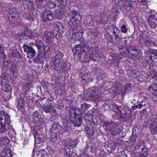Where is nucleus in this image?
Returning <instances> with one entry per match:
<instances>
[{"label":"nucleus","instance_id":"1","mask_svg":"<svg viewBox=\"0 0 157 157\" xmlns=\"http://www.w3.org/2000/svg\"><path fill=\"white\" fill-rule=\"evenodd\" d=\"M74 53L80 57L83 53L85 55L84 58L89 59L90 60H95L96 59L94 58L93 53L94 48H87L86 46L83 47L81 44L77 45L72 49Z\"/></svg>","mask_w":157,"mask_h":157},{"label":"nucleus","instance_id":"2","mask_svg":"<svg viewBox=\"0 0 157 157\" xmlns=\"http://www.w3.org/2000/svg\"><path fill=\"white\" fill-rule=\"evenodd\" d=\"M84 33L82 29H80L79 31H77L75 29L71 30L67 35L68 40L69 42L72 43L75 40H79L82 38Z\"/></svg>","mask_w":157,"mask_h":157},{"label":"nucleus","instance_id":"3","mask_svg":"<svg viewBox=\"0 0 157 157\" xmlns=\"http://www.w3.org/2000/svg\"><path fill=\"white\" fill-rule=\"evenodd\" d=\"M68 23L71 26L75 28L76 26L80 24L81 17L80 15L75 11L69 13Z\"/></svg>","mask_w":157,"mask_h":157},{"label":"nucleus","instance_id":"4","mask_svg":"<svg viewBox=\"0 0 157 157\" xmlns=\"http://www.w3.org/2000/svg\"><path fill=\"white\" fill-rule=\"evenodd\" d=\"M10 122V119L8 115H5L0 116V133H5L8 130V126L5 125L4 123L7 124Z\"/></svg>","mask_w":157,"mask_h":157},{"label":"nucleus","instance_id":"5","mask_svg":"<svg viewBox=\"0 0 157 157\" xmlns=\"http://www.w3.org/2000/svg\"><path fill=\"white\" fill-rule=\"evenodd\" d=\"M125 47L124 45L120 46L119 48V51L120 54L124 56H128L130 58L133 59L136 56V52L137 51L134 50H130Z\"/></svg>","mask_w":157,"mask_h":157},{"label":"nucleus","instance_id":"6","mask_svg":"<svg viewBox=\"0 0 157 157\" xmlns=\"http://www.w3.org/2000/svg\"><path fill=\"white\" fill-rule=\"evenodd\" d=\"M70 120L75 126H79L82 124V119L74 111L71 112L69 114Z\"/></svg>","mask_w":157,"mask_h":157},{"label":"nucleus","instance_id":"7","mask_svg":"<svg viewBox=\"0 0 157 157\" xmlns=\"http://www.w3.org/2000/svg\"><path fill=\"white\" fill-rule=\"evenodd\" d=\"M151 13L147 20L148 24L151 28H157V13L154 11H151Z\"/></svg>","mask_w":157,"mask_h":157},{"label":"nucleus","instance_id":"8","mask_svg":"<svg viewBox=\"0 0 157 157\" xmlns=\"http://www.w3.org/2000/svg\"><path fill=\"white\" fill-rule=\"evenodd\" d=\"M41 113L40 111L38 110L34 112L33 114V122L39 126L44 124V120L41 116Z\"/></svg>","mask_w":157,"mask_h":157},{"label":"nucleus","instance_id":"9","mask_svg":"<svg viewBox=\"0 0 157 157\" xmlns=\"http://www.w3.org/2000/svg\"><path fill=\"white\" fill-rule=\"evenodd\" d=\"M121 108H119L115 110L117 117L124 121L127 120L129 117V115L128 114V112H126L124 109H121Z\"/></svg>","mask_w":157,"mask_h":157},{"label":"nucleus","instance_id":"10","mask_svg":"<svg viewBox=\"0 0 157 157\" xmlns=\"http://www.w3.org/2000/svg\"><path fill=\"white\" fill-rule=\"evenodd\" d=\"M23 47L24 51L26 52L28 58L31 59L35 56L36 52L32 47L25 44L23 45Z\"/></svg>","mask_w":157,"mask_h":157},{"label":"nucleus","instance_id":"11","mask_svg":"<svg viewBox=\"0 0 157 157\" xmlns=\"http://www.w3.org/2000/svg\"><path fill=\"white\" fill-rule=\"evenodd\" d=\"M55 34L51 32H46L45 33L43 37V40L48 44L52 43Z\"/></svg>","mask_w":157,"mask_h":157},{"label":"nucleus","instance_id":"12","mask_svg":"<svg viewBox=\"0 0 157 157\" xmlns=\"http://www.w3.org/2000/svg\"><path fill=\"white\" fill-rule=\"evenodd\" d=\"M42 17L43 21L44 22L47 23L52 20L54 17V15L51 11L47 10L43 13Z\"/></svg>","mask_w":157,"mask_h":157},{"label":"nucleus","instance_id":"13","mask_svg":"<svg viewBox=\"0 0 157 157\" xmlns=\"http://www.w3.org/2000/svg\"><path fill=\"white\" fill-rule=\"evenodd\" d=\"M43 109L46 113H50L52 116H56L57 115L56 110L54 109V106L52 105H45Z\"/></svg>","mask_w":157,"mask_h":157},{"label":"nucleus","instance_id":"14","mask_svg":"<svg viewBox=\"0 0 157 157\" xmlns=\"http://www.w3.org/2000/svg\"><path fill=\"white\" fill-rule=\"evenodd\" d=\"M63 56L62 53L60 52H58L56 53L54 57V69L56 70L59 66L60 60Z\"/></svg>","mask_w":157,"mask_h":157},{"label":"nucleus","instance_id":"15","mask_svg":"<svg viewBox=\"0 0 157 157\" xmlns=\"http://www.w3.org/2000/svg\"><path fill=\"white\" fill-rule=\"evenodd\" d=\"M40 51L37 57L35 59L36 63H40L45 59L47 57L46 51Z\"/></svg>","mask_w":157,"mask_h":157},{"label":"nucleus","instance_id":"16","mask_svg":"<svg viewBox=\"0 0 157 157\" xmlns=\"http://www.w3.org/2000/svg\"><path fill=\"white\" fill-rule=\"evenodd\" d=\"M20 13V12L16 9H11L9 12V17L12 19L16 18V20H18L21 17V14Z\"/></svg>","mask_w":157,"mask_h":157},{"label":"nucleus","instance_id":"17","mask_svg":"<svg viewBox=\"0 0 157 157\" xmlns=\"http://www.w3.org/2000/svg\"><path fill=\"white\" fill-rule=\"evenodd\" d=\"M23 5L26 10L31 12L33 9V2L31 0H24Z\"/></svg>","mask_w":157,"mask_h":157},{"label":"nucleus","instance_id":"18","mask_svg":"<svg viewBox=\"0 0 157 157\" xmlns=\"http://www.w3.org/2000/svg\"><path fill=\"white\" fill-rule=\"evenodd\" d=\"M117 124L115 122L112 121H109L105 123L104 125V127L105 129L108 130H112L117 127Z\"/></svg>","mask_w":157,"mask_h":157},{"label":"nucleus","instance_id":"19","mask_svg":"<svg viewBox=\"0 0 157 157\" xmlns=\"http://www.w3.org/2000/svg\"><path fill=\"white\" fill-rule=\"evenodd\" d=\"M92 81L93 79L91 78V75L90 72L84 74L81 78V82L82 83L85 82L88 83Z\"/></svg>","mask_w":157,"mask_h":157},{"label":"nucleus","instance_id":"20","mask_svg":"<svg viewBox=\"0 0 157 157\" xmlns=\"http://www.w3.org/2000/svg\"><path fill=\"white\" fill-rule=\"evenodd\" d=\"M66 10L64 7L58 6L55 10V14L59 18H61L63 16L66 12Z\"/></svg>","mask_w":157,"mask_h":157},{"label":"nucleus","instance_id":"21","mask_svg":"<svg viewBox=\"0 0 157 157\" xmlns=\"http://www.w3.org/2000/svg\"><path fill=\"white\" fill-rule=\"evenodd\" d=\"M61 128V126L58 123H54L52 126V128L50 129V130L51 133H61L62 132L60 131V129Z\"/></svg>","mask_w":157,"mask_h":157},{"label":"nucleus","instance_id":"22","mask_svg":"<svg viewBox=\"0 0 157 157\" xmlns=\"http://www.w3.org/2000/svg\"><path fill=\"white\" fill-rule=\"evenodd\" d=\"M151 132L153 134L157 133V115L155 118L152 121V123L150 127Z\"/></svg>","mask_w":157,"mask_h":157},{"label":"nucleus","instance_id":"23","mask_svg":"<svg viewBox=\"0 0 157 157\" xmlns=\"http://www.w3.org/2000/svg\"><path fill=\"white\" fill-rule=\"evenodd\" d=\"M126 1V4L125 8L127 11L130 10L131 8H134L136 6V2L134 1L131 0H125Z\"/></svg>","mask_w":157,"mask_h":157},{"label":"nucleus","instance_id":"24","mask_svg":"<svg viewBox=\"0 0 157 157\" xmlns=\"http://www.w3.org/2000/svg\"><path fill=\"white\" fill-rule=\"evenodd\" d=\"M94 21L92 16H89L85 17L83 20V22L85 24L88 25V26H91L93 25V21Z\"/></svg>","mask_w":157,"mask_h":157},{"label":"nucleus","instance_id":"25","mask_svg":"<svg viewBox=\"0 0 157 157\" xmlns=\"http://www.w3.org/2000/svg\"><path fill=\"white\" fill-rule=\"evenodd\" d=\"M54 30L59 32V30H62L63 28V26L62 23L60 22L56 21L53 24Z\"/></svg>","mask_w":157,"mask_h":157},{"label":"nucleus","instance_id":"26","mask_svg":"<svg viewBox=\"0 0 157 157\" xmlns=\"http://www.w3.org/2000/svg\"><path fill=\"white\" fill-rule=\"evenodd\" d=\"M85 130L86 132V135L87 136L92 135L94 132L93 128L91 125H87L85 128Z\"/></svg>","mask_w":157,"mask_h":157},{"label":"nucleus","instance_id":"27","mask_svg":"<svg viewBox=\"0 0 157 157\" xmlns=\"http://www.w3.org/2000/svg\"><path fill=\"white\" fill-rule=\"evenodd\" d=\"M0 157H12V152L9 149H4L0 155Z\"/></svg>","mask_w":157,"mask_h":157},{"label":"nucleus","instance_id":"28","mask_svg":"<svg viewBox=\"0 0 157 157\" xmlns=\"http://www.w3.org/2000/svg\"><path fill=\"white\" fill-rule=\"evenodd\" d=\"M18 105L17 107L18 109H24L25 106V101L22 97H20L17 101Z\"/></svg>","mask_w":157,"mask_h":157},{"label":"nucleus","instance_id":"29","mask_svg":"<svg viewBox=\"0 0 157 157\" xmlns=\"http://www.w3.org/2000/svg\"><path fill=\"white\" fill-rule=\"evenodd\" d=\"M148 103V101H147V99L145 100H143L140 102L138 105H136L135 106H132V110H135L137 108L140 109L142 107H144Z\"/></svg>","mask_w":157,"mask_h":157},{"label":"nucleus","instance_id":"30","mask_svg":"<svg viewBox=\"0 0 157 157\" xmlns=\"http://www.w3.org/2000/svg\"><path fill=\"white\" fill-rule=\"evenodd\" d=\"M36 45L39 51H46L45 47L42 42L39 40H37L36 41Z\"/></svg>","mask_w":157,"mask_h":157},{"label":"nucleus","instance_id":"31","mask_svg":"<svg viewBox=\"0 0 157 157\" xmlns=\"http://www.w3.org/2000/svg\"><path fill=\"white\" fill-rule=\"evenodd\" d=\"M148 90L150 93L152 94L157 92V84L154 83L151 84L149 86Z\"/></svg>","mask_w":157,"mask_h":157},{"label":"nucleus","instance_id":"32","mask_svg":"<svg viewBox=\"0 0 157 157\" xmlns=\"http://www.w3.org/2000/svg\"><path fill=\"white\" fill-rule=\"evenodd\" d=\"M37 1L40 2L41 3V2L44 1L48 2L47 4L49 8L52 9L55 7L56 6V3L54 2H52L51 0H36Z\"/></svg>","mask_w":157,"mask_h":157},{"label":"nucleus","instance_id":"33","mask_svg":"<svg viewBox=\"0 0 157 157\" xmlns=\"http://www.w3.org/2000/svg\"><path fill=\"white\" fill-rule=\"evenodd\" d=\"M36 153L37 157H48V153L44 149L38 151Z\"/></svg>","mask_w":157,"mask_h":157},{"label":"nucleus","instance_id":"34","mask_svg":"<svg viewBox=\"0 0 157 157\" xmlns=\"http://www.w3.org/2000/svg\"><path fill=\"white\" fill-rule=\"evenodd\" d=\"M9 142V139L6 136L2 137L0 138V145L2 147L7 145Z\"/></svg>","mask_w":157,"mask_h":157},{"label":"nucleus","instance_id":"35","mask_svg":"<svg viewBox=\"0 0 157 157\" xmlns=\"http://www.w3.org/2000/svg\"><path fill=\"white\" fill-rule=\"evenodd\" d=\"M2 90L5 92L10 91L11 90V87L6 82H2Z\"/></svg>","mask_w":157,"mask_h":157},{"label":"nucleus","instance_id":"36","mask_svg":"<svg viewBox=\"0 0 157 157\" xmlns=\"http://www.w3.org/2000/svg\"><path fill=\"white\" fill-rule=\"evenodd\" d=\"M50 141L53 143H55L58 142L57 133H54V134H52L51 133V132H50Z\"/></svg>","mask_w":157,"mask_h":157},{"label":"nucleus","instance_id":"37","mask_svg":"<svg viewBox=\"0 0 157 157\" xmlns=\"http://www.w3.org/2000/svg\"><path fill=\"white\" fill-rule=\"evenodd\" d=\"M15 50L13 49L11 50L9 52V56L11 57L14 55L15 57L19 58L21 56L20 54L18 53L15 52Z\"/></svg>","mask_w":157,"mask_h":157},{"label":"nucleus","instance_id":"38","mask_svg":"<svg viewBox=\"0 0 157 157\" xmlns=\"http://www.w3.org/2000/svg\"><path fill=\"white\" fill-rule=\"evenodd\" d=\"M95 91L94 89H90L88 90V93L87 94V95L89 97H93L94 96H96L95 95Z\"/></svg>","mask_w":157,"mask_h":157},{"label":"nucleus","instance_id":"39","mask_svg":"<svg viewBox=\"0 0 157 157\" xmlns=\"http://www.w3.org/2000/svg\"><path fill=\"white\" fill-rule=\"evenodd\" d=\"M32 82L30 80L28 82H26L24 85V88L26 90H29L30 88L32 87Z\"/></svg>","mask_w":157,"mask_h":157},{"label":"nucleus","instance_id":"40","mask_svg":"<svg viewBox=\"0 0 157 157\" xmlns=\"http://www.w3.org/2000/svg\"><path fill=\"white\" fill-rule=\"evenodd\" d=\"M29 37L32 35V33L30 30L26 28H25L24 30V33H23L21 34L22 35H23Z\"/></svg>","mask_w":157,"mask_h":157},{"label":"nucleus","instance_id":"41","mask_svg":"<svg viewBox=\"0 0 157 157\" xmlns=\"http://www.w3.org/2000/svg\"><path fill=\"white\" fill-rule=\"evenodd\" d=\"M119 14L118 11L116 9H114L113 10L112 13V15L111 16V17L114 20L116 18V16H118Z\"/></svg>","mask_w":157,"mask_h":157},{"label":"nucleus","instance_id":"42","mask_svg":"<svg viewBox=\"0 0 157 157\" xmlns=\"http://www.w3.org/2000/svg\"><path fill=\"white\" fill-rule=\"evenodd\" d=\"M87 32L89 35L90 34L93 35L94 36H96L97 35L95 33V30L92 28H87L86 30Z\"/></svg>","mask_w":157,"mask_h":157},{"label":"nucleus","instance_id":"43","mask_svg":"<svg viewBox=\"0 0 157 157\" xmlns=\"http://www.w3.org/2000/svg\"><path fill=\"white\" fill-rule=\"evenodd\" d=\"M90 107V105L86 103H83L82 105L81 109L83 111H85Z\"/></svg>","mask_w":157,"mask_h":157},{"label":"nucleus","instance_id":"44","mask_svg":"<svg viewBox=\"0 0 157 157\" xmlns=\"http://www.w3.org/2000/svg\"><path fill=\"white\" fill-rule=\"evenodd\" d=\"M4 48L2 46L0 45V58H4L5 55L4 53Z\"/></svg>","mask_w":157,"mask_h":157},{"label":"nucleus","instance_id":"45","mask_svg":"<svg viewBox=\"0 0 157 157\" xmlns=\"http://www.w3.org/2000/svg\"><path fill=\"white\" fill-rule=\"evenodd\" d=\"M144 42L148 46H150L153 43V42L149 39L144 40Z\"/></svg>","mask_w":157,"mask_h":157},{"label":"nucleus","instance_id":"46","mask_svg":"<svg viewBox=\"0 0 157 157\" xmlns=\"http://www.w3.org/2000/svg\"><path fill=\"white\" fill-rule=\"evenodd\" d=\"M121 32L123 33H126L128 31L127 28H126V26L124 25L121 26Z\"/></svg>","mask_w":157,"mask_h":157},{"label":"nucleus","instance_id":"47","mask_svg":"<svg viewBox=\"0 0 157 157\" xmlns=\"http://www.w3.org/2000/svg\"><path fill=\"white\" fill-rule=\"evenodd\" d=\"M41 137H39L37 135L36 136H35V142L36 143L38 144L40 143V142H42L43 141L41 139H39V138H41Z\"/></svg>","mask_w":157,"mask_h":157},{"label":"nucleus","instance_id":"48","mask_svg":"<svg viewBox=\"0 0 157 157\" xmlns=\"http://www.w3.org/2000/svg\"><path fill=\"white\" fill-rule=\"evenodd\" d=\"M96 21L99 24H104L106 23V19H103L101 18H100L98 21L97 20Z\"/></svg>","mask_w":157,"mask_h":157},{"label":"nucleus","instance_id":"49","mask_svg":"<svg viewBox=\"0 0 157 157\" xmlns=\"http://www.w3.org/2000/svg\"><path fill=\"white\" fill-rule=\"evenodd\" d=\"M63 68L66 70H68L70 67V63L66 62L63 65Z\"/></svg>","mask_w":157,"mask_h":157},{"label":"nucleus","instance_id":"50","mask_svg":"<svg viewBox=\"0 0 157 157\" xmlns=\"http://www.w3.org/2000/svg\"><path fill=\"white\" fill-rule=\"evenodd\" d=\"M84 118L88 121H90L91 120L92 116L91 114L89 115L88 113H86L85 115Z\"/></svg>","mask_w":157,"mask_h":157},{"label":"nucleus","instance_id":"51","mask_svg":"<svg viewBox=\"0 0 157 157\" xmlns=\"http://www.w3.org/2000/svg\"><path fill=\"white\" fill-rule=\"evenodd\" d=\"M74 141L75 142V143L73 144V143H70L67 144H66V145L65 146H69L75 147L77 144V140H74Z\"/></svg>","mask_w":157,"mask_h":157},{"label":"nucleus","instance_id":"52","mask_svg":"<svg viewBox=\"0 0 157 157\" xmlns=\"http://www.w3.org/2000/svg\"><path fill=\"white\" fill-rule=\"evenodd\" d=\"M137 139V137L135 136H131L130 138V141L132 142H135Z\"/></svg>","mask_w":157,"mask_h":157},{"label":"nucleus","instance_id":"53","mask_svg":"<svg viewBox=\"0 0 157 157\" xmlns=\"http://www.w3.org/2000/svg\"><path fill=\"white\" fill-rule=\"evenodd\" d=\"M56 38L58 40H59L61 39L62 36L60 32L56 34Z\"/></svg>","mask_w":157,"mask_h":157},{"label":"nucleus","instance_id":"54","mask_svg":"<svg viewBox=\"0 0 157 157\" xmlns=\"http://www.w3.org/2000/svg\"><path fill=\"white\" fill-rule=\"evenodd\" d=\"M59 2L63 6H65L67 5L66 0H58Z\"/></svg>","mask_w":157,"mask_h":157},{"label":"nucleus","instance_id":"55","mask_svg":"<svg viewBox=\"0 0 157 157\" xmlns=\"http://www.w3.org/2000/svg\"><path fill=\"white\" fill-rule=\"evenodd\" d=\"M150 59L151 60L152 62H154V63H157V59H156V58L155 59L154 58V56H152V55L150 56Z\"/></svg>","mask_w":157,"mask_h":157},{"label":"nucleus","instance_id":"56","mask_svg":"<svg viewBox=\"0 0 157 157\" xmlns=\"http://www.w3.org/2000/svg\"><path fill=\"white\" fill-rule=\"evenodd\" d=\"M33 15H29L27 17L26 19L27 20L31 21H33Z\"/></svg>","mask_w":157,"mask_h":157},{"label":"nucleus","instance_id":"57","mask_svg":"<svg viewBox=\"0 0 157 157\" xmlns=\"http://www.w3.org/2000/svg\"><path fill=\"white\" fill-rule=\"evenodd\" d=\"M138 2L142 3L144 5L146 4L148 0H137Z\"/></svg>","mask_w":157,"mask_h":157},{"label":"nucleus","instance_id":"58","mask_svg":"<svg viewBox=\"0 0 157 157\" xmlns=\"http://www.w3.org/2000/svg\"><path fill=\"white\" fill-rule=\"evenodd\" d=\"M152 99L155 101H157V94L153 95Z\"/></svg>","mask_w":157,"mask_h":157},{"label":"nucleus","instance_id":"59","mask_svg":"<svg viewBox=\"0 0 157 157\" xmlns=\"http://www.w3.org/2000/svg\"><path fill=\"white\" fill-rule=\"evenodd\" d=\"M63 130L64 132L68 131L69 130V127L67 126H66L65 127H64Z\"/></svg>","mask_w":157,"mask_h":157},{"label":"nucleus","instance_id":"60","mask_svg":"<svg viewBox=\"0 0 157 157\" xmlns=\"http://www.w3.org/2000/svg\"><path fill=\"white\" fill-rule=\"evenodd\" d=\"M80 157H89V156L87 154L84 153L81 155Z\"/></svg>","mask_w":157,"mask_h":157},{"label":"nucleus","instance_id":"61","mask_svg":"<svg viewBox=\"0 0 157 157\" xmlns=\"http://www.w3.org/2000/svg\"><path fill=\"white\" fill-rule=\"evenodd\" d=\"M153 55L157 56V50H154L152 54Z\"/></svg>","mask_w":157,"mask_h":157},{"label":"nucleus","instance_id":"62","mask_svg":"<svg viewBox=\"0 0 157 157\" xmlns=\"http://www.w3.org/2000/svg\"><path fill=\"white\" fill-rule=\"evenodd\" d=\"M153 78L157 82V72L155 73Z\"/></svg>","mask_w":157,"mask_h":157},{"label":"nucleus","instance_id":"63","mask_svg":"<svg viewBox=\"0 0 157 157\" xmlns=\"http://www.w3.org/2000/svg\"><path fill=\"white\" fill-rule=\"evenodd\" d=\"M49 66L48 64V63H46L45 64V66L44 67V69L46 70Z\"/></svg>","mask_w":157,"mask_h":157},{"label":"nucleus","instance_id":"64","mask_svg":"<svg viewBox=\"0 0 157 157\" xmlns=\"http://www.w3.org/2000/svg\"><path fill=\"white\" fill-rule=\"evenodd\" d=\"M38 34L36 33H34L33 34V36L35 37H38Z\"/></svg>","mask_w":157,"mask_h":157}]
</instances>
